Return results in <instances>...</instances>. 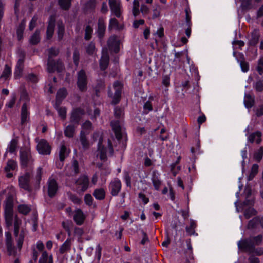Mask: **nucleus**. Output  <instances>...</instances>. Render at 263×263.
Returning a JSON list of instances; mask_svg holds the SVG:
<instances>
[{
  "label": "nucleus",
  "mask_w": 263,
  "mask_h": 263,
  "mask_svg": "<svg viewBox=\"0 0 263 263\" xmlns=\"http://www.w3.org/2000/svg\"><path fill=\"white\" fill-rule=\"evenodd\" d=\"M21 224V220H20L17 216H15L14 223V235L17 237L19 233L20 225Z\"/></svg>",
  "instance_id": "37"
},
{
  "label": "nucleus",
  "mask_w": 263,
  "mask_h": 263,
  "mask_svg": "<svg viewBox=\"0 0 263 263\" xmlns=\"http://www.w3.org/2000/svg\"><path fill=\"white\" fill-rule=\"evenodd\" d=\"M77 127V125L71 123L67 126L64 130L65 136L68 138H72L74 135L76 128Z\"/></svg>",
  "instance_id": "23"
},
{
  "label": "nucleus",
  "mask_w": 263,
  "mask_h": 263,
  "mask_svg": "<svg viewBox=\"0 0 263 263\" xmlns=\"http://www.w3.org/2000/svg\"><path fill=\"white\" fill-rule=\"evenodd\" d=\"M24 61H23V59H19L17 61L14 72V76L15 78H20L22 76L24 69Z\"/></svg>",
  "instance_id": "22"
},
{
  "label": "nucleus",
  "mask_w": 263,
  "mask_h": 263,
  "mask_svg": "<svg viewBox=\"0 0 263 263\" xmlns=\"http://www.w3.org/2000/svg\"><path fill=\"white\" fill-rule=\"evenodd\" d=\"M77 84L81 91H84L86 90L87 79L85 72L83 70H80L78 73Z\"/></svg>",
  "instance_id": "10"
},
{
  "label": "nucleus",
  "mask_w": 263,
  "mask_h": 263,
  "mask_svg": "<svg viewBox=\"0 0 263 263\" xmlns=\"http://www.w3.org/2000/svg\"><path fill=\"white\" fill-rule=\"evenodd\" d=\"M109 61V54L106 48H103L102 57L100 60V67L102 70H105L108 67Z\"/></svg>",
  "instance_id": "12"
},
{
  "label": "nucleus",
  "mask_w": 263,
  "mask_h": 263,
  "mask_svg": "<svg viewBox=\"0 0 263 263\" xmlns=\"http://www.w3.org/2000/svg\"><path fill=\"white\" fill-rule=\"evenodd\" d=\"M18 209L20 213L24 215H27L30 211V209L25 205H20Z\"/></svg>",
  "instance_id": "56"
},
{
  "label": "nucleus",
  "mask_w": 263,
  "mask_h": 263,
  "mask_svg": "<svg viewBox=\"0 0 263 263\" xmlns=\"http://www.w3.org/2000/svg\"><path fill=\"white\" fill-rule=\"evenodd\" d=\"M250 238L253 242V245L255 247L256 246H259L261 243L262 240V235L259 234L256 236L250 237Z\"/></svg>",
  "instance_id": "39"
},
{
  "label": "nucleus",
  "mask_w": 263,
  "mask_h": 263,
  "mask_svg": "<svg viewBox=\"0 0 263 263\" xmlns=\"http://www.w3.org/2000/svg\"><path fill=\"white\" fill-rule=\"evenodd\" d=\"M244 104L245 107L250 108L254 105V99L249 94H246L245 96Z\"/></svg>",
  "instance_id": "28"
},
{
  "label": "nucleus",
  "mask_w": 263,
  "mask_h": 263,
  "mask_svg": "<svg viewBox=\"0 0 263 263\" xmlns=\"http://www.w3.org/2000/svg\"><path fill=\"white\" fill-rule=\"evenodd\" d=\"M96 5V0H89L87 1L84 6V9L85 10H89L93 9Z\"/></svg>",
  "instance_id": "43"
},
{
  "label": "nucleus",
  "mask_w": 263,
  "mask_h": 263,
  "mask_svg": "<svg viewBox=\"0 0 263 263\" xmlns=\"http://www.w3.org/2000/svg\"><path fill=\"white\" fill-rule=\"evenodd\" d=\"M110 124L115 134L116 138L118 140L120 141L122 138V135L119 121H112L110 122Z\"/></svg>",
  "instance_id": "15"
},
{
  "label": "nucleus",
  "mask_w": 263,
  "mask_h": 263,
  "mask_svg": "<svg viewBox=\"0 0 263 263\" xmlns=\"http://www.w3.org/2000/svg\"><path fill=\"white\" fill-rule=\"evenodd\" d=\"M25 23L26 21L25 19H23L19 24L16 29L17 37L18 41H21L23 38V33L25 27Z\"/></svg>",
  "instance_id": "24"
},
{
  "label": "nucleus",
  "mask_w": 263,
  "mask_h": 263,
  "mask_svg": "<svg viewBox=\"0 0 263 263\" xmlns=\"http://www.w3.org/2000/svg\"><path fill=\"white\" fill-rule=\"evenodd\" d=\"M238 247L239 250L249 253H253L255 250V247L250 237L247 239H243L238 242Z\"/></svg>",
  "instance_id": "3"
},
{
  "label": "nucleus",
  "mask_w": 263,
  "mask_h": 263,
  "mask_svg": "<svg viewBox=\"0 0 263 263\" xmlns=\"http://www.w3.org/2000/svg\"><path fill=\"white\" fill-rule=\"evenodd\" d=\"M6 245L8 255L10 256L12 255L13 256H15L16 255V251L15 247L13 246L11 234L10 232H6Z\"/></svg>",
  "instance_id": "8"
},
{
  "label": "nucleus",
  "mask_w": 263,
  "mask_h": 263,
  "mask_svg": "<svg viewBox=\"0 0 263 263\" xmlns=\"http://www.w3.org/2000/svg\"><path fill=\"white\" fill-rule=\"evenodd\" d=\"M53 263L52 257L50 255L48 258V253L46 251H44L42 253V257L39 260V263Z\"/></svg>",
  "instance_id": "36"
},
{
  "label": "nucleus",
  "mask_w": 263,
  "mask_h": 263,
  "mask_svg": "<svg viewBox=\"0 0 263 263\" xmlns=\"http://www.w3.org/2000/svg\"><path fill=\"white\" fill-rule=\"evenodd\" d=\"M103 139L101 137H100L98 151L99 152L100 158L102 161H105L107 159L106 155V148L102 145Z\"/></svg>",
  "instance_id": "21"
},
{
  "label": "nucleus",
  "mask_w": 263,
  "mask_h": 263,
  "mask_svg": "<svg viewBox=\"0 0 263 263\" xmlns=\"http://www.w3.org/2000/svg\"><path fill=\"white\" fill-rule=\"evenodd\" d=\"M263 156V147H260L254 154V158L257 161L260 162Z\"/></svg>",
  "instance_id": "44"
},
{
  "label": "nucleus",
  "mask_w": 263,
  "mask_h": 263,
  "mask_svg": "<svg viewBox=\"0 0 263 263\" xmlns=\"http://www.w3.org/2000/svg\"><path fill=\"white\" fill-rule=\"evenodd\" d=\"M86 52L88 54H92L95 50V45L93 43L91 42L86 48Z\"/></svg>",
  "instance_id": "62"
},
{
  "label": "nucleus",
  "mask_w": 263,
  "mask_h": 263,
  "mask_svg": "<svg viewBox=\"0 0 263 263\" xmlns=\"http://www.w3.org/2000/svg\"><path fill=\"white\" fill-rule=\"evenodd\" d=\"M17 143L18 141L16 139H13L11 141L9 146L8 147L9 152L12 153L15 151L17 147Z\"/></svg>",
  "instance_id": "45"
},
{
  "label": "nucleus",
  "mask_w": 263,
  "mask_h": 263,
  "mask_svg": "<svg viewBox=\"0 0 263 263\" xmlns=\"http://www.w3.org/2000/svg\"><path fill=\"white\" fill-rule=\"evenodd\" d=\"M27 81L32 83H36L37 82V78L36 76L33 73H30L26 77Z\"/></svg>",
  "instance_id": "63"
},
{
  "label": "nucleus",
  "mask_w": 263,
  "mask_h": 263,
  "mask_svg": "<svg viewBox=\"0 0 263 263\" xmlns=\"http://www.w3.org/2000/svg\"><path fill=\"white\" fill-rule=\"evenodd\" d=\"M40 31L37 29L35 30L34 33L32 34V35L31 36L29 42L32 45H36L38 44L40 41Z\"/></svg>",
  "instance_id": "30"
},
{
  "label": "nucleus",
  "mask_w": 263,
  "mask_h": 263,
  "mask_svg": "<svg viewBox=\"0 0 263 263\" xmlns=\"http://www.w3.org/2000/svg\"><path fill=\"white\" fill-rule=\"evenodd\" d=\"M67 96V91L65 88L60 89L57 93L56 97L63 100Z\"/></svg>",
  "instance_id": "52"
},
{
  "label": "nucleus",
  "mask_w": 263,
  "mask_h": 263,
  "mask_svg": "<svg viewBox=\"0 0 263 263\" xmlns=\"http://www.w3.org/2000/svg\"><path fill=\"white\" fill-rule=\"evenodd\" d=\"M59 4L64 10H68L71 5V0H59Z\"/></svg>",
  "instance_id": "40"
},
{
  "label": "nucleus",
  "mask_w": 263,
  "mask_h": 263,
  "mask_svg": "<svg viewBox=\"0 0 263 263\" xmlns=\"http://www.w3.org/2000/svg\"><path fill=\"white\" fill-rule=\"evenodd\" d=\"M114 88L115 90V93L111 92L110 87H108V97L112 98L111 104L115 105L119 103L122 92L121 84L119 81H116L114 83Z\"/></svg>",
  "instance_id": "2"
},
{
  "label": "nucleus",
  "mask_w": 263,
  "mask_h": 263,
  "mask_svg": "<svg viewBox=\"0 0 263 263\" xmlns=\"http://www.w3.org/2000/svg\"><path fill=\"white\" fill-rule=\"evenodd\" d=\"M109 188L111 194L114 196H117L121 190V181L118 179H115L110 183Z\"/></svg>",
  "instance_id": "14"
},
{
  "label": "nucleus",
  "mask_w": 263,
  "mask_h": 263,
  "mask_svg": "<svg viewBox=\"0 0 263 263\" xmlns=\"http://www.w3.org/2000/svg\"><path fill=\"white\" fill-rule=\"evenodd\" d=\"M257 211L252 207L245 209L243 211V215L246 219H248L252 216L256 215Z\"/></svg>",
  "instance_id": "29"
},
{
  "label": "nucleus",
  "mask_w": 263,
  "mask_h": 263,
  "mask_svg": "<svg viewBox=\"0 0 263 263\" xmlns=\"http://www.w3.org/2000/svg\"><path fill=\"white\" fill-rule=\"evenodd\" d=\"M73 219L78 225H81L83 223L84 216L81 210L78 209L76 211L73 215Z\"/></svg>",
  "instance_id": "25"
},
{
  "label": "nucleus",
  "mask_w": 263,
  "mask_h": 263,
  "mask_svg": "<svg viewBox=\"0 0 263 263\" xmlns=\"http://www.w3.org/2000/svg\"><path fill=\"white\" fill-rule=\"evenodd\" d=\"M71 246V241L70 239H67L66 241L62 245L60 248L59 252L63 254L70 250Z\"/></svg>",
  "instance_id": "35"
},
{
  "label": "nucleus",
  "mask_w": 263,
  "mask_h": 263,
  "mask_svg": "<svg viewBox=\"0 0 263 263\" xmlns=\"http://www.w3.org/2000/svg\"><path fill=\"white\" fill-rule=\"evenodd\" d=\"M55 18L51 16L50 17L46 31L47 38L48 39H50L53 34L55 27Z\"/></svg>",
  "instance_id": "18"
},
{
  "label": "nucleus",
  "mask_w": 263,
  "mask_h": 263,
  "mask_svg": "<svg viewBox=\"0 0 263 263\" xmlns=\"http://www.w3.org/2000/svg\"><path fill=\"white\" fill-rule=\"evenodd\" d=\"M20 159L22 166L23 167H27L32 160L30 151L26 149H21L20 151Z\"/></svg>",
  "instance_id": "9"
},
{
  "label": "nucleus",
  "mask_w": 263,
  "mask_h": 263,
  "mask_svg": "<svg viewBox=\"0 0 263 263\" xmlns=\"http://www.w3.org/2000/svg\"><path fill=\"white\" fill-rule=\"evenodd\" d=\"M58 189V183L55 180L50 179L48 182V195L50 198H53L56 195Z\"/></svg>",
  "instance_id": "13"
},
{
  "label": "nucleus",
  "mask_w": 263,
  "mask_h": 263,
  "mask_svg": "<svg viewBox=\"0 0 263 263\" xmlns=\"http://www.w3.org/2000/svg\"><path fill=\"white\" fill-rule=\"evenodd\" d=\"M80 53L77 49H75L73 53V62L76 65H78L79 62Z\"/></svg>",
  "instance_id": "58"
},
{
  "label": "nucleus",
  "mask_w": 263,
  "mask_h": 263,
  "mask_svg": "<svg viewBox=\"0 0 263 263\" xmlns=\"http://www.w3.org/2000/svg\"><path fill=\"white\" fill-rule=\"evenodd\" d=\"M5 217L6 226H12L13 223V212H5Z\"/></svg>",
  "instance_id": "32"
},
{
  "label": "nucleus",
  "mask_w": 263,
  "mask_h": 263,
  "mask_svg": "<svg viewBox=\"0 0 263 263\" xmlns=\"http://www.w3.org/2000/svg\"><path fill=\"white\" fill-rule=\"evenodd\" d=\"M109 5L110 10L117 17L121 16L120 5L116 0H109Z\"/></svg>",
  "instance_id": "16"
},
{
  "label": "nucleus",
  "mask_w": 263,
  "mask_h": 263,
  "mask_svg": "<svg viewBox=\"0 0 263 263\" xmlns=\"http://www.w3.org/2000/svg\"><path fill=\"white\" fill-rule=\"evenodd\" d=\"M92 197L89 194H87L85 195L84 201L85 203L88 205H91L92 204Z\"/></svg>",
  "instance_id": "64"
},
{
  "label": "nucleus",
  "mask_w": 263,
  "mask_h": 263,
  "mask_svg": "<svg viewBox=\"0 0 263 263\" xmlns=\"http://www.w3.org/2000/svg\"><path fill=\"white\" fill-rule=\"evenodd\" d=\"M260 0H242L241 2V7L243 9L249 10L255 8L256 4Z\"/></svg>",
  "instance_id": "19"
},
{
  "label": "nucleus",
  "mask_w": 263,
  "mask_h": 263,
  "mask_svg": "<svg viewBox=\"0 0 263 263\" xmlns=\"http://www.w3.org/2000/svg\"><path fill=\"white\" fill-rule=\"evenodd\" d=\"M65 33V26L62 22H58V39L61 41L64 36Z\"/></svg>",
  "instance_id": "31"
},
{
  "label": "nucleus",
  "mask_w": 263,
  "mask_h": 263,
  "mask_svg": "<svg viewBox=\"0 0 263 263\" xmlns=\"http://www.w3.org/2000/svg\"><path fill=\"white\" fill-rule=\"evenodd\" d=\"M13 197L11 194L8 195L6 201L5 212H13Z\"/></svg>",
  "instance_id": "27"
},
{
  "label": "nucleus",
  "mask_w": 263,
  "mask_h": 263,
  "mask_svg": "<svg viewBox=\"0 0 263 263\" xmlns=\"http://www.w3.org/2000/svg\"><path fill=\"white\" fill-rule=\"evenodd\" d=\"M36 148L40 154L49 155L51 153V146L45 139H41L37 145Z\"/></svg>",
  "instance_id": "7"
},
{
  "label": "nucleus",
  "mask_w": 263,
  "mask_h": 263,
  "mask_svg": "<svg viewBox=\"0 0 263 263\" xmlns=\"http://www.w3.org/2000/svg\"><path fill=\"white\" fill-rule=\"evenodd\" d=\"M152 181L155 189L157 190H159L161 184V181L159 180L158 177L155 174H154L153 175Z\"/></svg>",
  "instance_id": "55"
},
{
  "label": "nucleus",
  "mask_w": 263,
  "mask_h": 263,
  "mask_svg": "<svg viewBox=\"0 0 263 263\" xmlns=\"http://www.w3.org/2000/svg\"><path fill=\"white\" fill-rule=\"evenodd\" d=\"M105 193L103 189H96L93 193L95 198L99 200H102L105 198Z\"/></svg>",
  "instance_id": "34"
},
{
  "label": "nucleus",
  "mask_w": 263,
  "mask_h": 263,
  "mask_svg": "<svg viewBox=\"0 0 263 263\" xmlns=\"http://www.w3.org/2000/svg\"><path fill=\"white\" fill-rule=\"evenodd\" d=\"M123 110L122 108L116 107L114 110V115L117 119H120L123 116Z\"/></svg>",
  "instance_id": "53"
},
{
  "label": "nucleus",
  "mask_w": 263,
  "mask_h": 263,
  "mask_svg": "<svg viewBox=\"0 0 263 263\" xmlns=\"http://www.w3.org/2000/svg\"><path fill=\"white\" fill-rule=\"evenodd\" d=\"M71 167L73 168L75 174L79 173V162L77 160H73L72 161Z\"/></svg>",
  "instance_id": "61"
},
{
  "label": "nucleus",
  "mask_w": 263,
  "mask_h": 263,
  "mask_svg": "<svg viewBox=\"0 0 263 263\" xmlns=\"http://www.w3.org/2000/svg\"><path fill=\"white\" fill-rule=\"evenodd\" d=\"M30 175L29 173H26L24 175L19 177V185L21 188L28 192L32 191V188L30 185Z\"/></svg>",
  "instance_id": "5"
},
{
  "label": "nucleus",
  "mask_w": 263,
  "mask_h": 263,
  "mask_svg": "<svg viewBox=\"0 0 263 263\" xmlns=\"http://www.w3.org/2000/svg\"><path fill=\"white\" fill-rule=\"evenodd\" d=\"M259 218L258 217H255L252 220H250L248 224V229H252L257 228V226L259 223Z\"/></svg>",
  "instance_id": "38"
},
{
  "label": "nucleus",
  "mask_w": 263,
  "mask_h": 263,
  "mask_svg": "<svg viewBox=\"0 0 263 263\" xmlns=\"http://www.w3.org/2000/svg\"><path fill=\"white\" fill-rule=\"evenodd\" d=\"M76 184L78 185L77 189L79 193L85 192L88 187L89 179L86 176H81L76 181Z\"/></svg>",
  "instance_id": "6"
},
{
  "label": "nucleus",
  "mask_w": 263,
  "mask_h": 263,
  "mask_svg": "<svg viewBox=\"0 0 263 263\" xmlns=\"http://www.w3.org/2000/svg\"><path fill=\"white\" fill-rule=\"evenodd\" d=\"M258 165L256 164H254L252 166L251 172L249 176V180H252L254 177V176L257 174V173H258Z\"/></svg>",
  "instance_id": "47"
},
{
  "label": "nucleus",
  "mask_w": 263,
  "mask_h": 263,
  "mask_svg": "<svg viewBox=\"0 0 263 263\" xmlns=\"http://www.w3.org/2000/svg\"><path fill=\"white\" fill-rule=\"evenodd\" d=\"M29 118V112L28 111L27 104L25 102L22 107L21 109V124L23 125L26 122L28 121Z\"/></svg>",
  "instance_id": "20"
},
{
  "label": "nucleus",
  "mask_w": 263,
  "mask_h": 263,
  "mask_svg": "<svg viewBox=\"0 0 263 263\" xmlns=\"http://www.w3.org/2000/svg\"><path fill=\"white\" fill-rule=\"evenodd\" d=\"M80 140L83 149L84 151L88 149L89 147V142L86 138V134L83 130L80 133Z\"/></svg>",
  "instance_id": "26"
},
{
  "label": "nucleus",
  "mask_w": 263,
  "mask_h": 263,
  "mask_svg": "<svg viewBox=\"0 0 263 263\" xmlns=\"http://www.w3.org/2000/svg\"><path fill=\"white\" fill-rule=\"evenodd\" d=\"M107 45L111 51H114L116 53L119 52L120 50L119 41L117 40L116 35L111 36L109 38L107 41Z\"/></svg>",
  "instance_id": "11"
},
{
  "label": "nucleus",
  "mask_w": 263,
  "mask_h": 263,
  "mask_svg": "<svg viewBox=\"0 0 263 263\" xmlns=\"http://www.w3.org/2000/svg\"><path fill=\"white\" fill-rule=\"evenodd\" d=\"M85 114L84 109L81 108H77L72 110L71 112L69 121L70 123L78 125L79 122Z\"/></svg>",
  "instance_id": "4"
},
{
  "label": "nucleus",
  "mask_w": 263,
  "mask_h": 263,
  "mask_svg": "<svg viewBox=\"0 0 263 263\" xmlns=\"http://www.w3.org/2000/svg\"><path fill=\"white\" fill-rule=\"evenodd\" d=\"M106 26L103 17H100L98 22L97 34L99 39H102L105 34Z\"/></svg>",
  "instance_id": "17"
},
{
  "label": "nucleus",
  "mask_w": 263,
  "mask_h": 263,
  "mask_svg": "<svg viewBox=\"0 0 263 263\" xmlns=\"http://www.w3.org/2000/svg\"><path fill=\"white\" fill-rule=\"evenodd\" d=\"M119 23L118 20L115 18H112L110 20L108 26V29L111 30L112 28H118Z\"/></svg>",
  "instance_id": "54"
},
{
  "label": "nucleus",
  "mask_w": 263,
  "mask_h": 263,
  "mask_svg": "<svg viewBox=\"0 0 263 263\" xmlns=\"http://www.w3.org/2000/svg\"><path fill=\"white\" fill-rule=\"evenodd\" d=\"M66 147L64 145H62L59 153L60 160L61 162H63L66 157Z\"/></svg>",
  "instance_id": "50"
},
{
  "label": "nucleus",
  "mask_w": 263,
  "mask_h": 263,
  "mask_svg": "<svg viewBox=\"0 0 263 263\" xmlns=\"http://www.w3.org/2000/svg\"><path fill=\"white\" fill-rule=\"evenodd\" d=\"M43 173V168L41 167H39L37 170L35 179L36 180V184L39 185L40 181L42 179V175Z\"/></svg>",
  "instance_id": "59"
},
{
  "label": "nucleus",
  "mask_w": 263,
  "mask_h": 263,
  "mask_svg": "<svg viewBox=\"0 0 263 263\" xmlns=\"http://www.w3.org/2000/svg\"><path fill=\"white\" fill-rule=\"evenodd\" d=\"M16 166V162L13 160H9L7 163L6 166L5 167V170L6 172H9L10 170H15Z\"/></svg>",
  "instance_id": "41"
},
{
  "label": "nucleus",
  "mask_w": 263,
  "mask_h": 263,
  "mask_svg": "<svg viewBox=\"0 0 263 263\" xmlns=\"http://www.w3.org/2000/svg\"><path fill=\"white\" fill-rule=\"evenodd\" d=\"M259 37V35L257 31H255L253 32L251 34V37L249 41V45L250 46L256 45L258 43Z\"/></svg>",
  "instance_id": "33"
},
{
  "label": "nucleus",
  "mask_w": 263,
  "mask_h": 263,
  "mask_svg": "<svg viewBox=\"0 0 263 263\" xmlns=\"http://www.w3.org/2000/svg\"><path fill=\"white\" fill-rule=\"evenodd\" d=\"M21 98L25 100V101L29 102L30 100V98L29 97L28 93L26 90V89L24 85H22L21 87Z\"/></svg>",
  "instance_id": "42"
},
{
  "label": "nucleus",
  "mask_w": 263,
  "mask_h": 263,
  "mask_svg": "<svg viewBox=\"0 0 263 263\" xmlns=\"http://www.w3.org/2000/svg\"><path fill=\"white\" fill-rule=\"evenodd\" d=\"M92 32V28L90 26H87L85 29V36L84 39L88 41L91 37V34Z\"/></svg>",
  "instance_id": "48"
},
{
  "label": "nucleus",
  "mask_w": 263,
  "mask_h": 263,
  "mask_svg": "<svg viewBox=\"0 0 263 263\" xmlns=\"http://www.w3.org/2000/svg\"><path fill=\"white\" fill-rule=\"evenodd\" d=\"M256 70L259 74L263 73V57L259 60Z\"/></svg>",
  "instance_id": "60"
},
{
  "label": "nucleus",
  "mask_w": 263,
  "mask_h": 263,
  "mask_svg": "<svg viewBox=\"0 0 263 263\" xmlns=\"http://www.w3.org/2000/svg\"><path fill=\"white\" fill-rule=\"evenodd\" d=\"M195 227V222L193 220H191L190 226L189 227H186V231L189 233L190 235H193L195 233L194 229Z\"/></svg>",
  "instance_id": "51"
},
{
  "label": "nucleus",
  "mask_w": 263,
  "mask_h": 263,
  "mask_svg": "<svg viewBox=\"0 0 263 263\" xmlns=\"http://www.w3.org/2000/svg\"><path fill=\"white\" fill-rule=\"evenodd\" d=\"M58 111L59 116L63 120L66 118V108L65 107H62L56 109Z\"/></svg>",
  "instance_id": "57"
},
{
  "label": "nucleus",
  "mask_w": 263,
  "mask_h": 263,
  "mask_svg": "<svg viewBox=\"0 0 263 263\" xmlns=\"http://www.w3.org/2000/svg\"><path fill=\"white\" fill-rule=\"evenodd\" d=\"M18 238L17 240V246L20 250H21L24 240V231H22L19 234Z\"/></svg>",
  "instance_id": "46"
},
{
  "label": "nucleus",
  "mask_w": 263,
  "mask_h": 263,
  "mask_svg": "<svg viewBox=\"0 0 263 263\" xmlns=\"http://www.w3.org/2000/svg\"><path fill=\"white\" fill-rule=\"evenodd\" d=\"M11 72V68L8 65H6L1 78H4L6 79L9 77Z\"/></svg>",
  "instance_id": "49"
},
{
  "label": "nucleus",
  "mask_w": 263,
  "mask_h": 263,
  "mask_svg": "<svg viewBox=\"0 0 263 263\" xmlns=\"http://www.w3.org/2000/svg\"><path fill=\"white\" fill-rule=\"evenodd\" d=\"M59 53V50L55 47H51L48 49V57L47 60V71L49 73H53L56 70L58 72H62L64 69V65L62 61L59 59L55 61L52 58L57 56Z\"/></svg>",
  "instance_id": "1"
}]
</instances>
